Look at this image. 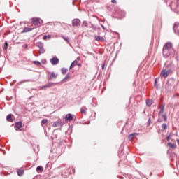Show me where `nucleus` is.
I'll use <instances>...</instances> for the list:
<instances>
[{
    "instance_id": "obj_60",
    "label": "nucleus",
    "mask_w": 179,
    "mask_h": 179,
    "mask_svg": "<svg viewBox=\"0 0 179 179\" xmlns=\"http://www.w3.org/2000/svg\"><path fill=\"white\" fill-rule=\"evenodd\" d=\"M47 166H48V163L47 164Z\"/></svg>"
},
{
    "instance_id": "obj_29",
    "label": "nucleus",
    "mask_w": 179,
    "mask_h": 179,
    "mask_svg": "<svg viewBox=\"0 0 179 179\" xmlns=\"http://www.w3.org/2000/svg\"><path fill=\"white\" fill-rule=\"evenodd\" d=\"M48 122V120L47 119H43L41 120V125H45V124H47Z\"/></svg>"
},
{
    "instance_id": "obj_51",
    "label": "nucleus",
    "mask_w": 179,
    "mask_h": 179,
    "mask_svg": "<svg viewBox=\"0 0 179 179\" xmlns=\"http://www.w3.org/2000/svg\"><path fill=\"white\" fill-rule=\"evenodd\" d=\"M157 122H162V120H160V119H158Z\"/></svg>"
},
{
    "instance_id": "obj_2",
    "label": "nucleus",
    "mask_w": 179,
    "mask_h": 179,
    "mask_svg": "<svg viewBox=\"0 0 179 179\" xmlns=\"http://www.w3.org/2000/svg\"><path fill=\"white\" fill-rule=\"evenodd\" d=\"M36 45L38 47V48H39V54H44V52H45V49H44V43H43V42H37Z\"/></svg>"
},
{
    "instance_id": "obj_14",
    "label": "nucleus",
    "mask_w": 179,
    "mask_h": 179,
    "mask_svg": "<svg viewBox=\"0 0 179 179\" xmlns=\"http://www.w3.org/2000/svg\"><path fill=\"white\" fill-rule=\"evenodd\" d=\"M169 72L166 71V69H164L161 71V75L164 77V78H167V76H169Z\"/></svg>"
},
{
    "instance_id": "obj_9",
    "label": "nucleus",
    "mask_w": 179,
    "mask_h": 179,
    "mask_svg": "<svg viewBox=\"0 0 179 179\" xmlns=\"http://www.w3.org/2000/svg\"><path fill=\"white\" fill-rule=\"evenodd\" d=\"M31 23L32 24H34V26H38L40 23L39 18L38 17L32 18Z\"/></svg>"
},
{
    "instance_id": "obj_7",
    "label": "nucleus",
    "mask_w": 179,
    "mask_h": 179,
    "mask_svg": "<svg viewBox=\"0 0 179 179\" xmlns=\"http://www.w3.org/2000/svg\"><path fill=\"white\" fill-rule=\"evenodd\" d=\"M162 54L164 58H169V57H170V50L166 49H163Z\"/></svg>"
},
{
    "instance_id": "obj_41",
    "label": "nucleus",
    "mask_w": 179,
    "mask_h": 179,
    "mask_svg": "<svg viewBox=\"0 0 179 179\" xmlns=\"http://www.w3.org/2000/svg\"><path fill=\"white\" fill-rule=\"evenodd\" d=\"M92 27L93 29V30H96V27L93 24H91V27Z\"/></svg>"
},
{
    "instance_id": "obj_21",
    "label": "nucleus",
    "mask_w": 179,
    "mask_h": 179,
    "mask_svg": "<svg viewBox=\"0 0 179 179\" xmlns=\"http://www.w3.org/2000/svg\"><path fill=\"white\" fill-rule=\"evenodd\" d=\"M8 47H9V44H8V41H6L3 45L4 51H8Z\"/></svg>"
},
{
    "instance_id": "obj_28",
    "label": "nucleus",
    "mask_w": 179,
    "mask_h": 179,
    "mask_svg": "<svg viewBox=\"0 0 179 179\" xmlns=\"http://www.w3.org/2000/svg\"><path fill=\"white\" fill-rule=\"evenodd\" d=\"M73 64H76V65H78V62L76 60H74L73 62H72V63L70 65L69 69H72L73 66Z\"/></svg>"
},
{
    "instance_id": "obj_43",
    "label": "nucleus",
    "mask_w": 179,
    "mask_h": 179,
    "mask_svg": "<svg viewBox=\"0 0 179 179\" xmlns=\"http://www.w3.org/2000/svg\"><path fill=\"white\" fill-rule=\"evenodd\" d=\"M112 3H117V0H111Z\"/></svg>"
},
{
    "instance_id": "obj_36",
    "label": "nucleus",
    "mask_w": 179,
    "mask_h": 179,
    "mask_svg": "<svg viewBox=\"0 0 179 179\" xmlns=\"http://www.w3.org/2000/svg\"><path fill=\"white\" fill-rule=\"evenodd\" d=\"M122 17H125V11H121Z\"/></svg>"
},
{
    "instance_id": "obj_47",
    "label": "nucleus",
    "mask_w": 179,
    "mask_h": 179,
    "mask_svg": "<svg viewBox=\"0 0 179 179\" xmlns=\"http://www.w3.org/2000/svg\"><path fill=\"white\" fill-rule=\"evenodd\" d=\"M101 26L103 30H106V27H104V25L101 24Z\"/></svg>"
},
{
    "instance_id": "obj_35",
    "label": "nucleus",
    "mask_w": 179,
    "mask_h": 179,
    "mask_svg": "<svg viewBox=\"0 0 179 179\" xmlns=\"http://www.w3.org/2000/svg\"><path fill=\"white\" fill-rule=\"evenodd\" d=\"M62 38H63L64 40H65V41H66L67 43H69V38L62 36Z\"/></svg>"
},
{
    "instance_id": "obj_32",
    "label": "nucleus",
    "mask_w": 179,
    "mask_h": 179,
    "mask_svg": "<svg viewBox=\"0 0 179 179\" xmlns=\"http://www.w3.org/2000/svg\"><path fill=\"white\" fill-rule=\"evenodd\" d=\"M163 113H164V106L162 105L159 111V114L162 115Z\"/></svg>"
},
{
    "instance_id": "obj_55",
    "label": "nucleus",
    "mask_w": 179,
    "mask_h": 179,
    "mask_svg": "<svg viewBox=\"0 0 179 179\" xmlns=\"http://www.w3.org/2000/svg\"><path fill=\"white\" fill-rule=\"evenodd\" d=\"M52 152H53V150H50V153H52Z\"/></svg>"
},
{
    "instance_id": "obj_19",
    "label": "nucleus",
    "mask_w": 179,
    "mask_h": 179,
    "mask_svg": "<svg viewBox=\"0 0 179 179\" xmlns=\"http://www.w3.org/2000/svg\"><path fill=\"white\" fill-rule=\"evenodd\" d=\"M94 38L96 41H104V38H103V36H95Z\"/></svg>"
},
{
    "instance_id": "obj_42",
    "label": "nucleus",
    "mask_w": 179,
    "mask_h": 179,
    "mask_svg": "<svg viewBox=\"0 0 179 179\" xmlns=\"http://www.w3.org/2000/svg\"><path fill=\"white\" fill-rule=\"evenodd\" d=\"M171 138V136L170 135H169L167 137H166V141H170V138Z\"/></svg>"
},
{
    "instance_id": "obj_48",
    "label": "nucleus",
    "mask_w": 179,
    "mask_h": 179,
    "mask_svg": "<svg viewBox=\"0 0 179 179\" xmlns=\"http://www.w3.org/2000/svg\"><path fill=\"white\" fill-rule=\"evenodd\" d=\"M77 65H78V66H82V64H80V63L78 64V62H77Z\"/></svg>"
},
{
    "instance_id": "obj_26",
    "label": "nucleus",
    "mask_w": 179,
    "mask_h": 179,
    "mask_svg": "<svg viewBox=\"0 0 179 179\" xmlns=\"http://www.w3.org/2000/svg\"><path fill=\"white\" fill-rule=\"evenodd\" d=\"M36 171H44V168L41 166H38L36 167Z\"/></svg>"
},
{
    "instance_id": "obj_53",
    "label": "nucleus",
    "mask_w": 179,
    "mask_h": 179,
    "mask_svg": "<svg viewBox=\"0 0 179 179\" xmlns=\"http://www.w3.org/2000/svg\"><path fill=\"white\" fill-rule=\"evenodd\" d=\"M164 2L167 4L168 1L167 0H164Z\"/></svg>"
},
{
    "instance_id": "obj_20",
    "label": "nucleus",
    "mask_w": 179,
    "mask_h": 179,
    "mask_svg": "<svg viewBox=\"0 0 179 179\" xmlns=\"http://www.w3.org/2000/svg\"><path fill=\"white\" fill-rule=\"evenodd\" d=\"M6 120L8 122H13V119L12 118V114H9L6 117Z\"/></svg>"
},
{
    "instance_id": "obj_6",
    "label": "nucleus",
    "mask_w": 179,
    "mask_h": 179,
    "mask_svg": "<svg viewBox=\"0 0 179 179\" xmlns=\"http://www.w3.org/2000/svg\"><path fill=\"white\" fill-rule=\"evenodd\" d=\"M57 76H58V74H55V73L54 72H52L51 73V75L48 76V82L52 80V78L53 79H57Z\"/></svg>"
},
{
    "instance_id": "obj_1",
    "label": "nucleus",
    "mask_w": 179,
    "mask_h": 179,
    "mask_svg": "<svg viewBox=\"0 0 179 179\" xmlns=\"http://www.w3.org/2000/svg\"><path fill=\"white\" fill-rule=\"evenodd\" d=\"M169 6H171V10L176 12V13H179V0L172 1Z\"/></svg>"
},
{
    "instance_id": "obj_40",
    "label": "nucleus",
    "mask_w": 179,
    "mask_h": 179,
    "mask_svg": "<svg viewBox=\"0 0 179 179\" xmlns=\"http://www.w3.org/2000/svg\"><path fill=\"white\" fill-rule=\"evenodd\" d=\"M156 85H157V78L155 79L154 86H156Z\"/></svg>"
},
{
    "instance_id": "obj_12",
    "label": "nucleus",
    "mask_w": 179,
    "mask_h": 179,
    "mask_svg": "<svg viewBox=\"0 0 179 179\" xmlns=\"http://www.w3.org/2000/svg\"><path fill=\"white\" fill-rule=\"evenodd\" d=\"M22 127L23 122H22V121L15 122V128H17V129H20V128H22Z\"/></svg>"
},
{
    "instance_id": "obj_56",
    "label": "nucleus",
    "mask_w": 179,
    "mask_h": 179,
    "mask_svg": "<svg viewBox=\"0 0 179 179\" xmlns=\"http://www.w3.org/2000/svg\"><path fill=\"white\" fill-rule=\"evenodd\" d=\"M1 52H2V50L0 49V54H1Z\"/></svg>"
},
{
    "instance_id": "obj_11",
    "label": "nucleus",
    "mask_w": 179,
    "mask_h": 179,
    "mask_svg": "<svg viewBox=\"0 0 179 179\" xmlns=\"http://www.w3.org/2000/svg\"><path fill=\"white\" fill-rule=\"evenodd\" d=\"M54 85H55V83H48V84L42 86L41 87V89H47L48 87H52V86H54Z\"/></svg>"
},
{
    "instance_id": "obj_10",
    "label": "nucleus",
    "mask_w": 179,
    "mask_h": 179,
    "mask_svg": "<svg viewBox=\"0 0 179 179\" xmlns=\"http://www.w3.org/2000/svg\"><path fill=\"white\" fill-rule=\"evenodd\" d=\"M171 47H172V45H171V43L170 42H167L164 45V48H163V50H171Z\"/></svg>"
},
{
    "instance_id": "obj_16",
    "label": "nucleus",
    "mask_w": 179,
    "mask_h": 179,
    "mask_svg": "<svg viewBox=\"0 0 179 179\" xmlns=\"http://www.w3.org/2000/svg\"><path fill=\"white\" fill-rule=\"evenodd\" d=\"M32 30H34V28L24 27L22 33H29V31H31Z\"/></svg>"
},
{
    "instance_id": "obj_33",
    "label": "nucleus",
    "mask_w": 179,
    "mask_h": 179,
    "mask_svg": "<svg viewBox=\"0 0 179 179\" xmlns=\"http://www.w3.org/2000/svg\"><path fill=\"white\" fill-rule=\"evenodd\" d=\"M162 128L163 129H167V124L163 123V124H162Z\"/></svg>"
},
{
    "instance_id": "obj_44",
    "label": "nucleus",
    "mask_w": 179,
    "mask_h": 179,
    "mask_svg": "<svg viewBox=\"0 0 179 179\" xmlns=\"http://www.w3.org/2000/svg\"><path fill=\"white\" fill-rule=\"evenodd\" d=\"M105 66H106V63H103V64H102V67H101L102 69H104V67H105Z\"/></svg>"
},
{
    "instance_id": "obj_49",
    "label": "nucleus",
    "mask_w": 179,
    "mask_h": 179,
    "mask_svg": "<svg viewBox=\"0 0 179 179\" xmlns=\"http://www.w3.org/2000/svg\"><path fill=\"white\" fill-rule=\"evenodd\" d=\"M27 47H28L27 44H25V45H24V48H27Z\"/></svg>"
},
{
    "instance_id": "obj_3",
    "label": "nucleus",
    "mask_w": 179,
    "mask_h": 179,
    "mask_svg": "<svg viewBox=\"0 0 179 179\" xmlns=\"http://www.w3.org/2000/svg\"><path fill=\"white\" fill-rule=\"evenodd\" d=\"M80 24V20L78 18H75L72 20V26L73 27H79Z\"/></svg>"
},
{
    "instance_id": "obj_46",
    "label": "nucleus",
    "mask_w": 179,
    "mask_h": 179,
    "mask_svg": "<svg viewBox=\"0 0 179 179\" xmlns=\"http://www.w3.org/2000/svg\"><path fill=\"white\" fill-rule=\"evenodd\" d=\"M58 122H55L54 124H53V127H57Z\"/></svg>"
},
{
    "instance_id": "obj_22",
    "label": "nucleus",
    "mask_w": 179,
    "mask_h": 179,
    "mask_svg": "<svg viewBox=\"0 0 179 179\" xmlns=\"http://www.w3.org/2000/svg\"><path fill=\"white\" fill-rule=\"evenodd\" d=\"M61 71L62 75H65L68 72V69L63 67L61 69Z\"/></svg>"
},
{
    "instance_id": "obj_38",
    "label": "nucleus",
    "mask_w": 179,
    "mask_h": 179,
    "mask_svg": "<svg viewBox=\"0 0 179 179\" xmlns=\"http://www.w3.org/2000/svg\"><path fill=\"white\" fill-rule=\"evenodd\" d=\"M80 113L83 114H86V110H85L83 108L80 109Z\"/></svg>"
},
{
    "instance_id": "obj_13",
    "label": "nucleus",
    "mask_w": 179,
    "mask_h": 179,
    "mask_svg": "<svg viewBox=\"0 0 179 179\" xmlns=\"http://www.w3.org/2000/svg\"><path fill=\"white\" fill-rule=\"evenodd\" d=\"M136 135H139L138 133H131V134L129 135L128 139L129 141H132L136 136Z\"/></svg>"
},
{
    "instance_id": "obj_37",
    "label": "nucleus",
    "mask_w": 179,
    "mask_h": 179,
    "mask_svg": "<svg viewBox=\"0 0 179 179\" xmlns=\"http://www.w3.org/2000/svg\"><path fill=\"white\" fill-rule=\"evenodd\" d=\"M162 117H163L164 120L165 122L167 121V115H163Z\"/></svg>"
},
{
    "instance_id": "obj_54",
    "label": "nucleus",
    "mask_w": 179,
    "mask_h": 179,
    "mask_svg": "<svg viewBox=\"0 0 179 179\" xmlns=\"http://www.w3.org/2000/svg\"><path fill=\"white\" fill-rule=\"evenodd\" d=\"M73 173H75V169H73Z\"/></svg>"
},
{
    "instance_id": "obj_17",
    "label": "nucleus",
    "mask_w": 179,
    "mask_h": 179,
    "mask_svg": "<svg viewBox=\"0 0 179 179\" xmlns=\"http://www.w3.org/2000/svg\"><path fill=\"white\" fill-rule=\"evenodd\" d=\"M145 104L148 107H150L152 104H153V100L152 99H147L145 101Z\"/></svg>"
},
{
    "instance_id": "obj_50",
    "label": "nucleus",
    "mask_w": 179,
    "mask_h": 179,
    "mask_svg": "<svg viewBox=\"0 0 179 179\" xmlns=\"http://www.w3.org/2000/svg\"><path fill=\"white\" fill-rule=\"evenodd\" d=\"M77 61H80V57H77Z\"/></svg>"
},
{
    "instance_id": "obj_58",
    "label": "nucleus",
    "mask_w": 179,
    "mask_h": 179,
    "mask_svg": "<svg viewBox=\"0 0 179 179\" xmlns=\"http://www.w3.org/2000/svg\"><path fill=\"white\" fill-rule=\"evenodd\" d=\"M42 63L44 64V62H43V60H42Z\"/></svg>"
},
{
    "instance_id": "obj_27",
    "label": "nucleus",
    "mask_w": 179,
    "mask_h": 179,
    "mask_svg": "<svg viewBox=\"0 0 179 179\" xmlns=\"http://www.w3.org/2000/svg\"><path fill=\"white\" fill-rule=\"evenodd\" d=\"M43 40H50V38H51V35L50 34H48V35H44L43 37Z\"/></svg>"
},
{
    "instance_id": "obj_24",
    "label": "nucleus",
    "mask_w": 179,
    "mask_h": 179,
    "mask_svg": "<svg viewBox=\"0 0 179 179\" xmlns=\"http://www.w3.org/2000/svg\"><path fill=\"white\" fill-rule=\"evenodd\" d=\"M33 64L37 65V66H41V62H40L39 61L35 60L33 62Z\"/></svg>"
},
{
    "instance_id": "obj_57",
    "label": "nucleus",
    "mask_w": 179,
    "mask_h": 179,
    "mask_svg": "<svg viewBox=\"0 0 179 179\" xmlns=\"http://www.w3.org/2000/svg\"><path fill=\"white\" fill-rule=\"evenodd\" d=\"M73 65H77L76 63H73Z\"/></svg>"
},
{
    "instance_id": "obj_45",
    "label": "nucleus",
    "mask_w": 179,
    "mask_h": 179,
    "mask_svg": "<svg viewBox=\"0 0 179 179\" xmlns=\"http://www.w3.org/2000/svg\"><path fill=\"white\" fill-rule=\"evenodd\" d=\"M170 160L171 162H174V158H173L171 155L170 156Z\"/></svg>"
},
{
    "instance_id": "obj_8",
    "label": "nucleus",
    "mask_w": 179,
    "mask_h": 179,
    "mask_svg": "<svg viewBox=\"0 0 179 179\" xmlns=\"http://www.w3.org/2000/svg\"><path fill=\"white\" fill-rule=\"evenodd\" d=\"M72 120H73V114L69 113V114L66 115V117H65V120L66 121L69 122L72 121Z\"/></svg>"
},
{
    "instance_id": "obj_18",
    "label": "nucleus",
    "mask_w": 179,
    "mask_h": 179,
    "mask_svg": "<svg viewBox=\"0 0 179 179\" xmlns=\"http://www.w3.org/2000/svg\"><path fill=\"white\" fill-rule=\"evenodd\" d=\"M17 176H19L20 177H22V176L24 174V171L23 169H18L17 170Z\"/></svg>"
},
{
    "instance_id": "obj_5",
    "label": "nucleus",
    "mask_w": 179,
    "mask_h": 179,
    "mask_svg": "<svg viewBox=\"0 0 179 179\" xmlns=\"http://www.w3.org/2000/svg\"><path fill=\"white\" fill-rule=\"evenodd\" d=\"M173 31L176 34L179 33V22H175L173 25Z\"/></svg>"
},
{
    "instance_id": "obj_59",
    "label": "nucleus",
    "mask_w": 179,
    "mask_h": 179,
    "mask_svg": "<svg viewBox=\"0 0 179 179\" xmlns=\"http://www.w3.org/2000/svg\"><path fill=\"white\" fill-rule=\"evenodd\" d=\"M134 85H135V82L134 83Z\"/></svg>"
},
{
    "instance_id": "obj_25",
    "label": "nucleus",
    "mask_w": 179,
    "mask_h": 179,
    "mask_svg": "<svg viewBox=\"0 0 179 179\" xmlns=\"http://www.w3.org/2000/svg\"><path fill=\"white\" fill-rule=\"evenodd\" d=\"M69 78H71V76H69V73L68 74H66V76L64 78V79L62 80V82L64 83L65 82V80H66V79H69Z\"/></svg>"
},
{
    "instance_id": "obj_31",
    "label": "nucleus",
    "mask_w": 179,
    "mask_h": 179,
    "mask_svg": "<svg viewBox=\"0 0 179 179\" xmlns=\"http://www.w3.org/2000/svg\"><path fill=\"white\" fill-rule=\"evenodd\" d=\"M151 124H152V117H150L148 118L147 125H148V127H150Z\"/></svg>"
},
{
    "instance_id": "obj_30",
    "label": "nucleus",
    "mask_w": 179,
    "mask_h": 179,
    "mask_svg": "<svg viewBox=\"0 0 179 179\" xmlns=\"http://www.w3.org/2000/svg\"><path fill=\"white\" fill-rule=\"evenodd\" d=\"M25 82H31V80L30 79H27V80H21L19 84L20 85H22V83H25Z\"/></svg>"
},
{
    "instance_id": "obj_34",
    "label": "nucleus",
    "mask_w": 179,
    "mask_h": 179,
    "mask_svg": "<svg viewBox=\"0 0 179 179\" xmlns=\"http://www.w3.org/2000/svg\"><path fill=\"white\" fill-rule=\"evenodd\" d=\"M83 24L85 27H87V21H83Z\"/></svg>"
},
{
    "instance_id": "obj_23",
    "label": "nucleus",
    "mask_w": 179,
    "mask_h": 179,
    "mask_svg": "<svg viewBox=\"0 0 179 179\" xmlns=\"http://www.w3.org/2000/svg\"><path fill=\"white\" fill-rule=\"evenodd\" d=\"M168 146L169 148H171L172 149H176V145L175 144H173L172 143H168Z\"/></svg>"
},
{
    "instance_id": "obj_4",
    "label": "nucleus",
    "mask_w": 179,
    "mask_h": 179,
    "mask_svg": "<svg viewBox=\"0 0 179 179\" xmlns=\"http://www.w3.org/2000/svg\"><path fill=\"white\" fill-rule=\"evenodd\" d=\"M50 61L52 65H57V64H59V59L57 57H52Z\"/></svg>"
},
{
    "instance_id": "obj_39",
    "label": "nucleus",
    "mask_w": 179,
    "mask_h": 179,
    "mask_svg": "<svg viewBox=\"0 0 179 179\" xmlns=\"http://www.w3.org/2000/svg\"><path fill=\"white\" fill-rule=\"evenodd\" d=\"M43 23H44V22L43 21V20L39 18V24H43Z\"/></svg>"
},
{
    "instance_id": "obj_15",
    "label": "nucleus",
    "mask_w": 179,
    "mask_h": 179,
    "mask_svg": "<svg viewBox=\"0 0 179 179\" xmlns=\"http://www.w3.org/2000/svg\"><path fill=\"white\" fill-rule=\"evenodd\" d=\"M174 82H176V79H174V78H171L168 80L167 84L169 85H174Z\"/></svg>"
},
{
    "instance_id": "obj_52",
    "label": "nucleus",
    "mask_w": 179,
    "mask_h": 179,
    "mask_svg": "<svg viewBox=\"0 0 179 179\" xmlns=\"http://www.w3.org/2000/svg\"><path fill=\"white\" fill-rule=\"evenodd\" d=\"M97 114L96 113V112L94 113V117H96Z\"/></svg>"
}]
</instances>
